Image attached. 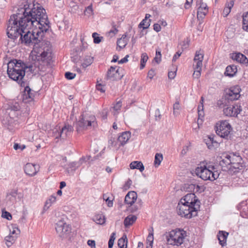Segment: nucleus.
<instances>
[{"label":"nucleus","instance_id":"f257e3e1","mask_svg":"<svg viewBox=\"0 0 248 248\" xmlns=\"http://www.w3.org/2000/svg\"><path fill=\"white\" fill-rule=\"evenodd\" d=\"M45 9L33 0H27L18 8L16 14L11 15L8 21L6 33L8 38L15 40L24 32L39 25L44 31L50 28Z\"/></svg>","mask_w":248,"mask_h":248},{"label":"nucleus","instance_id":"f03ea898","mask_svg":"<svg viewBox=\"0 0 248 248\" xmlns=\"http://www.w3.org/2000/svg\"><path fill=\"white\" fill-rule=\"evenodd\" d=\"M51 57V53L48 49L45 51L42 48L34 46L30 55V59L33 62L27 68L34 75H43L46 67L40 62H43L45 60H50ZM26 67L25 64L21 60H13L7 64L8 69H13V72L19 71L24 75Z\"/></svg>","mask_w":248,"mask_h":248},{"label":"nucleus","instance_id":"7ed1b4c3","mask_svg":"<svg viewBox=\"0 0 248 248\" xmlns=\"http://www.w3.org/2000/svg\"><path fill=\"white\" fill-rule=\"evenodd\" d=\"M200 202L193 193H188L179 202L177 210L178 214L182 217L190 218L197 215L200 209Z\"/></svg>","mask_w":248,"mask_h":248},{"label":"nucleus","instance_id":"20e7f679","mask_svg":"<svg viewBox=\"0 0 248 248\" xmlns=\"http://www.w3.org/2000/svg\"><path fill=\"white\" fill-rule=\"evenodd\" d=\"M219 165L223 171L236 173L243 169L242 157L234 153L224 154L219 157Z\"/></svg>","mask_w":248,"mask_h":248},{"label":"nucleus","instance_id":"39448f33","mask_svg":"<svg viewBox=\"0 0 248 248\" xmlns=\"http://www.w3.org/2000/svg\"><path fill=\"white\" fill-rule=\"evenodd\" d=\"M33 28L32 32L29 31L30 29H25L24 32L20 34V40L22 43H24L27 46H30L33 44H37L40 40L38 37L41 36L42 37L44 32H46L49 28L46 31H44L42 27L37 25L33 26L31 28Z\"/></svg>","mask_w":248,"mask_h":248},{"label":"nucleus","instance_id":"423d86ee","mask_svg":"<svg viewBox=\"0 0 248 248\" xmlns=\"http://www.w3.org/2000/svg\"><path fill=\"white\" fill-rule=\"evenodd\" d=\"M195 172L198 176L204 181H214L218 178L219 175L216 168L214 166L209 165L197 167Z\"/></svg>","mask_w":248,"mask_h":248},{"label":"nucleus","instance_id":"0eeeda50","mask_svg":"<svg viewBox=\"0 0 248 248\" xmlns=\"http://www.w3.org/2000/svg\"><path fill=\"white\" fill-rule=\"evenodd\" d=\"M186 236V232L183 229H175L166 233V238L168 244L179 246L182 244Z\"/></svg>","mask_w":248,"mask_h":248},{"label":"nucleus","instance_id":"6e6552de","mask_svg":"<svg viewBox=\"0 0 248 248\" xmlns=\"http://www.w3.org/2000/svg\"><path fill=\"white\" fill-rule=\"evenodd\" d=\"M95 119V117L93 115L88 117L81 115L80 120L75 124L77 132L82 131L92 125L94 126L96 124Z\"/></svg>","mask_w":248,"mask_h":248},{"label":"nucleus","instance_id":"1a4fd4ad","mask_svg":"<svg viewBox=\"0 0 248 248\" xmlns=\"http://www.w3.org/2000/svg\"><path fill=\"white\" fill-rule=\"evenodd\" d=\"M55 230L59 236L62 239L67 238L71 232V226L66 223L63 218L56 223Z\"/></svg>","mask_w":248,"mask_h":248},{"label":"nucleus","instance_id":"9d476101","mask_svg":"<svg viewBox=\"0 0 248 248\" xmlns=\"http://www.w3.org/2000/svg\"><path fill=\"white\" fill-rule=\"evenodd\" d=\"M216 133L221 138L228 139L231 130V126L227 121H221L217 124Z\"/></svg>","mask_w":248,"mask_h":248},{"label":"nucleus","instance_id":"9b49d317","mask_svg":"<svg viewBox=\"0 0 248 248\" xmlns=\"http://www.w3.org/2000/svg\"><path fill=\"white\" fill-rule=\"evenodd\" d=\"M240 88L238 86L232 87L226 92L225 100L228 102L237 100L240 97Z\"/></svg>","mask_w":248,"mask_h":248},{"label":"nucleus","instance_id":"f8f14e48","mask_svg":"<svg viewBox=\"0 0 248 248\" xmlns=\"http://www.w3.org/2000/svg\"><path fill=\"white\" fill-rule=\"evenodd\" d=\"M242 111L241 106L238 104L227 107L224 108V114L227 116H237Z\"/></svg>","mask_w":248,"mask_h":248},{"label":"nucleus","instance_id":"ddd939ff","mask_svg":"<svg viewBox=\"0 0 248 248\" xmlns=\"http://www.w3.org/2000/svg\"><path fill=\"white\" fill-rule=\"evenodd\" d=\"M116 69V67L113 66L110 67L107 72L106 76L107 79L114 81L119 80L122 78L123 75L119 73V69Z\"/></svg>","mask_w":248,"mask_h":248},{"label":"nucleus","instance_id":"4468645a","mask_svg":"<svg viewBox=\"0 0 248 248\" xmlns=\"http://www.w3.org/2000/svg\"><path fill=\"white\" fill-rule=\"evenodd\" d=\"M6 113L11 115V117H17V112L19 110L20 107L16 102H10L8 105Z\"/></svg>","mask_w":248,"mask_h":248},{"label":"nucleus","instance_id":"2eb2a0df","mask_svg":"<svg viewBox=\"0 0 248 248\" xmlns=\"http://www.w3.org/2000/svg\"><path fill=\"white\" fill-rule=\"evenodd\" d=\"M16 117H11V115L5 113L1 120L3 125L9 130L13 129L15 120Z\"/></svg>","mask_w":248,"mask_h":248},{"label":"nucleus","instance_id":"dca6fc26","mask_svg":"<svg viewBox=\"0 0 248 248\" xmlns=\"http://www.w3.org/2000/svg\"><path fill=\"white\" fill-rule=\"evenodd\" d=\"M39 171V167L35 164L27 163L24 167L25 173L30 176L35 175Z\"/></svg>","mask_w":248,"mask_h":248},{"label":"nucleus","instance_id":"f3484780","mask_svg":"<svg viewBox=\"0 0 248 248\" xmlns=\"http://www.w3.org/2000/svg\"><path fill=\"white\" fill-rule=\"evenodd\" d=\"M7 74L10 78L17 81L18 83L22 80L25 76L24 74L19 72V71H15L13 72V69H7Z\"/></svg>","mask_w":248,"mask_h":248},{"label":"nucleus","instance_id":"a211bd4d","mask_svg":"<svg viewBox=\"0 0 248 248\" xmlns=\"http://www.w3.org/2000/svg\"><path fill=\"white\" fill-rule=\"evenodd\" d=\"M33 91L29 87H26L24 89V93L23 94V101L25 103L29 102L33 99Z\"/></svg>","mask_w":248,"mask_h":248},{"label":"nucleus","instance_id":"6ab92c4d","mask_svg":"<svg viewBox=\"0 0 248 248\" xmlns=\"http://www.w3.org/2000/svg\"><path fill=\"white\" fill-rule=\"evenodd\" d=\"M60 131L61 132L60 138L64 140L71 135L73 131V128L71 125L67 124L65 125Z\"/></svg>","mask_w":248,"mask_h":248},{"label":"nucleus","instance_id":"aec40b11","mask_svg":"<svg viewBox=\"0 0 248 248\" xmlns=\"http://www.w3.org/2000/svg\"><path fill=\"white\" fill-rule=\"evenodd\" d=\"M137 199V194L135 191L129 192L125 197L124 202L127 204L132 205Z\"/></svg>","mask_w":248,"mask_h":248},{"label":"nucleus","instance_id":"412c9836","mask_svg":"<svg viewBox=\"0 0 248 248\" xmlns=\"http://www.w3.org/2000/svg\"><path fill=\"white\" fill-rule=\"evenodd\" d=\"M131 137V133L129 131L123 132L118 138V141L120 142V145L124 146L126 143Z\"/></svg>","mask_w":248,"mask_h":248},{"label":"nucleus","instance_id":"4be33fe9","mask_svg":"<svg viewBox=\"0 0 248 248\" xmlns=\"http://www.w3.org/2000/svg\"><path fill=\"white\" fill-rule=\"evenodd\" d=\"M240 214L243 217H248V204L247 201L242 202L237 206Z\"/></svg>","mask_w":248,"mask_h":248},{"label":"nucleus","instance_id":"5701e85b","mask_svg":"<svg viewBox=\"0 0 248 248\" xmlns=\"http://www.w3.org/2000/svg\"><path fill=\"white\" fill-rule=\"evenodd\" d=\"M200 2V6L199 7L197 11V17L202 18L204 17L208 12V7L206 3L201 1Z\"/></svg>","mask_w":248,"mask_h":248},{"label":"nucleus","instance_id":"b1692460","mask_svg":"<svg viewBox=\"0 0 248 248\" xmlns=\"http://www.w3.org/2000/svg\"><path fill=\"white\" fill-rule=\"evenodd\" d=\"M228 235L229 233L225 231H219L217 234V238L220 245L222 247L226 245V240Z\"/></svg>","mask_w":248,"mask_h":248},{"label":"nucleus","instance_id":"393cba45","mask_svg":"<svg viewBox=\"0 0 248 248\" xmlns=\"http://www.w3.org/2000/svg\"><path fill=\"white\" fill-rule=\"evenodd\" d=\"M231 57L232 60L241 63H246L248 62L246 57L240 53H233Z\"/></svg>","mask_w":248,"mask_h":248},{"label":"nucleus","instance_id":"a878e982","mask_svg":"<svg viewBox=\"0 0 248 248\" xmlns=\"http://www.w3.org/2000/svg\"><path fill=\"white\" fill-rule=\"evenodd\" d=\"M17 195V190L13 189L7 194L6 199L7 202H10V204H13L16 202V198Z\"/></svg>","mask_w":248,"mask_h":248},{"label":"nucleus","instance_id":"bb28decb","mask_svg":"<svg viewBox=\"0 0 248 248\" xmlns=\"http://www.w3.org/2000/svg\"><path fill=\"white\" fill-rule=\"evenodd\" d=\"M237 71V69L236 66L234 65H231L226 67L225 74L227 76L232 77L235 75Z\"/></svg>","mask_w":248,"mask_h":248},{"label":"nucleus","instance_id":"cd10ccee","mask_svg":"<svg viewBox=\"0 0 248 248\" xmlns=\"http://www.w3.org/2000/svg\"><path fill=\"white\" fill-rule=\"evenodd\" d=\"M137 217L136 216L129 215L126 217L124 221V224L125 227H128L132 225L137 220Z\"/></svg>","mask_w":248,"mask_h":248},{"label":"nucleus","instance_id":"c85d7f7f","mask_svg":"<svg viewBox=\"0 0 248 248\" xmlns=\"http://www.w3.org/2000/svg\"><path fill=\"white\" fill-rule=\"evenodd\" d=\"M204 140L209 149H213L215 147H217L218 146L217 142H213V135L208 136L207 138L205 139Z\"/></svg>","mask_w":248,"mask_h":248},{"label":"nucleus","instance_id":"c756f323","mask_svg":"<svg viewBox=\"0 0 248 248\" xmlns=\"http://www.w3.org/2000/svg\"><path fill=\"white\" fill-rule=\"evenodd\" d=\"M131 169H138L140 172H142L144 170V167L141 161H133L130 164Z\"/></svg>","mask_w":248,"mask_h":248},{"label":"nucleus","instance_id":"7c9ffc66","mask_svg":"<svg viewBox=\"0 0 248 248\" xmlns=\"http://www.w3.org/2000/svg\"><path fill=\"white\" fill-rule=\"evenodd\" d=\"M93 219L96 223L100 225H103L106 222L105 217L102 214L95 215Z\"/></svg>","mask_w":248,"mask_h":248},{"label":"nucleus","instance_id":"2f4dec72","mask_svg":"<svg viewBox=\"0 0 248 248\" xmlns=\"http://www.w3.org/2000/svg\"><path fill=\"white\" fill-rule=\"evenodd\" d=\"M198 120L197 121V124L198 127H200V124H202V118L204 117V113L203 111V105H199L198 107Z\"/></svg>","mask_w":248,"mask_h":248},{"label":"nucleus","instance_id":"473e14b6","mask_svg":"<svg viewBox=\"0 0 248 248\" xmlns=\"http://www.w3.org/2000/svg\"><path fill=\"white\" fill-rule=\"evenodd\" d=\"M233 5L234 1L233 0H232L230 2L226 4L225 7L224 8L222 13L224 17H226L229 14Z\"/></svg>","mask_w":248,"mask_h":248},{"label":"nucleus","instance_id":"72a5a7b5","mask_svg":"<svg viewBox=\"0 0 248 248\" xmlns=\"http://www.w3.org/2000/svg\"><path fill=\"white\" fill-rule=\"evenodd\" d=\"M126 44L127 41L126 39V35H123L122 38L118 39L117 42V46L119 47V49H118V50L124 48Z\"/></svg>","mask_w":248,"mask_h":248},{"label":"nucleus","instance_id":"f704fd0d","mask_svg":"<svg viewBox=\"0 0 248 248\" xmlns=\"http://www.w3.org/2000/svg\"><path fill=\"white\" fill-rule=\"evenodd\" d=\"M56 201V197L53 196H51L45 202V204L44 207L43 212L47 210L49 207L51 206L52 203H54Z\"/></svg>","mask_w":248,"mask_h":248},{"label":"nucleus","instance_id":"c9c22d12","mask_svg":"<svg viewBox=\"0 0 248 248\" xmlns=\"http://www.w3.org/2000/svg\"><path fill=\"white\" fill-rule=\"evenodd\" d=\"M163 156L161 153H156L155 157L154 165L156 167L159 166L162 161L163 160Z\"/></svg>","mask_w":248,"mask_h":248},{"label":"nucleus","instance_id":"e433bc0d","mask_svg":"<svg viewBox=\"0 0 248 248\" xmlns=\"http://www.w3.org/2000/svg\"><path fill=\"white\" fill-rule=\"evenodd\" d=\"M243 29L248 32V11L243 15Z\"/></svg>","mask_w":248,"mask_h":248},{"label":"nucleus","instance_id":"4c0bfd02","mask_svg":"<svg viewBox=\"0 0 248 248\" xmlns=\"http://www.w3.org/2000/svg\"><path fill=\"white\" fill-rule=\"evenodd\" d=\"M127 239L126 236H123L118 241V245L120 248H126Z\"/></svg>","mask_w":248,"mask_h":248},{"label":"nucleus","instance_id":"58836bf2","mask_svg":"<svg viewBox=\"0 0 248 248\" xmlns=\"http://www.w3.org/2000/svg\"><path fill=\"white\" fill-rule=\"evenodd\" d=\"M93 57L91 56H87L85 58L83 62L82 63V66L84 68L90 65L93 62Z\"/></svg>","mask_w":248,"mask_h":248},{"label":"nucleus","instance_id":"ea45409f","mask_svg":"<svg viewBox=\"0 0 248 248\" xmlns=\"http://www.w3.org/2000/svg\"><path fill=\"white\" fill-rule=\"evenodd\" d=\"M148 60V56L147 53H143L141 55L140 65V68L141 69H143L145 67V63Z\"/></svg>","mask_w":248,"mask_h":248},{"label":"nucleus","instance_id":"a19ab883","mask_svg":"<svg viewBox=\"0 0 248 248\" xmlns=\"http://www.w3.org/2000/svg\"><path fill=\"white\" fill-rule=\"evenodd\" d=\"M16 238V236H13L11 234L5 237V240L7 247H9L12 245L13 243L15 241Z\"/></svg>","mask_w":248,"mask_h":248},{"label":"nucleus","instance_id":"79ce46f5","mask_svg":"<svg viewBox=\"0 0 248 248\" xmlns=\"http://www.w3.org/2000/svg\"><path fill=\"white\" fill-rule=\"evenodd\" d=\"M150 20H148L146 19H144L139 24V27L140 28H142L143 29H147L150 25Z\"/></svg>","mask_w":248,"mask_h":248},{"label":"nucleus","instance_id":"37998d69","mask_svg":"<svg viewBox=\"0 0 248 248\" xmlns=\"http://www.w3.org/2000/svg\"><path fill=\"white\" fill-rule=\"evenodd\" d=\"M154 60L158 64L161 61V50L159 48L156 49L155 56L154 58Z\"/></svg>","mask_w":248,"mask_h":248},{"label":"nucleus","instance_id":"c03bdc74","mask_svg":"<svg viewBox=\"0 0 248 248\" xmlns=\"http://www.w3.org/2000/svg\"><path fill=\"white\" fill-rule=\"evenodd\" d=\"M203 60V54L201 52V50L196 52L195 56L194 59V62L202 61Z\"/></svg>","mask_w":248,"mask_h":248},{"label":"nucleus","instance_id":"a18cd8bd","mask_svg":"<svg viewBox=\"0 0 248 248\" xmlns=\"http://www.w3.org/2000/svg\"><path fill=\"white\" fill-rule=\"evenodd\" d=\"M180 110V106L179 102H175L173 105V114L177 116L179 114Z\"/></svg>","mask_w":248,"mask_h":248},{"label":"nucleus","instance_id":"49530a36","mask_svg":"<svg viewBox=\"0 0 248 248\" xmlns=\"http://www.w3.org/2000/svg\"><path fill=\"white\" fill-rule=\"evenodd\" d=\"M84 14L85 16H87L89 17L93 15V9L92 4L90 5L86 8L85 10L84 11Z\"/></svg>","mask_w":248,"mask_h":248},{"label":"nucleus","instance_id":"de8ad7c7","mask_svg":"<svg viewBox=\"0 0 248 248\" xmlns=\"http://www.w3.org/2000/svg\"><path fill=\"white\" fill-rule=\"evenodd\" d=\"M111 25H112V29L109 31L108 32V33H109V34L112 33L113 34L115 35L118 32V30H117V28L119 27V26H118L116 24H115L114 22H112L111 24Z\"/></svg>","mask_w":248,"mask_h":248},{"label":"nucleus","instance_id":"09e8293b","mask_svg":"<svg viewBox=\"0 0 248 248\" xmlns=\"http://www.w3.org/2000/svg\"><path fill=\"white\" fill-rule=\"evenodd\" d=\"M122 107V102L121 101H119L117 102V103L114 105L113 107V110L115 111L114 112V115H115L117 114V111L120 110Z\"/></svg>","mask_w":248,"mask_h":248},{"label":"nucleus","instance_id":"8fccbe9b","mask_svg":"<svg viewBox=\"0 0 248 248\" xmlns=\"http://www.w3.org/2000/svg\"><path fill=\"white\" fill-rule=\"evenodd\" d=\"M202 66V61L194 62L193 67L194 69L201 70Z\"/></svg>","mask_w":248,"mask_h":248},{"label":"nucleus","instance_id":"3c124183","mask_svg":"<svg viewBox=\"0 0 248 248\" xmlns=\"http://www.w3.org/2000/svg\"><path fill=\"white\" fill-rule=\"evenodd\" d=\"M98 34L96 32H94L93 33V42L95 44L99 43L101 41V38L102 37H100L97 36Z\"/></svg>","mask_w":248,"mask_h":248},{"label":"nucleus","instance_id":"603ef678","mask_svg":"<svg viewBox=\"0 0 248 248\" xmlns=\"http://www.w3.org/2000/svg\"><path fill=\"white\" fill-rule=\"evenodd\" d=\"M65 77L68 79H72L76 77V74L73 73L67 72L65 73Z\"/></svg>","mask_w":248,"mask_h":248},{"label":"nucleus","instance_id":"864d4df0","mask_svg":"<svg viewBox=\"0 0 248 248\" xmlns=\"http://www.w3.org/2000/svg\"><path fill=\"white\" fill-rule=\"evenodd\" d=\"M52 136H53L55 139H59L60 138V134H61V131H59L57 129H54L53 130Z\"/></svg>","mask_w":248,"mask_h":248},{"label":"nucleus","instance_id":"5fc2aeb1","mask_svg":"<svg viewBox=\"0 0 248 248\" xmlns=\"http://www.w3.org/2000/svg\"><path fill=\"white\" fill-rule=\"evenodd\" d=\"M80 166V165H78V162H73L70 163L69 164V168H71V169H73L74 170L77 169Z\"/></svg>","mask_w":248,"mask_h":248},{"label":"nucleus","instance_id":"6e6d98bb","mask_svg":"<svg viewBox=\"0 0 248 248\" xmlns=\"http://www.w3.org/2000/svg\"><path fill=\"white\" fill-rule=\"evenodd\" d=\"M2 217L8 220H11L12 219V216L11 214L7 211L2 212Z\"/></svg>","mask_w":248,"mask_h":248},{"label":"nucleus","instance_id":"4d7b16f0","mask_svg":"<svg viewBox=\"0 0 248 248\" xmlns=\"http://www.w3.org/2000/svg\"><path fill=\"white\" fill-rule=\"evenodd\" d=\"M103 199L106 201V203L109 207H112V206H113V200H112L109 199V197H107L106 199H105V195L103 196Z\"/></svg>","mask_w":248,"mask_h":248},{"label":"nucleus","instance_id":"13d9d810","mask_svg":"<svg viewBox=\"0 0 248 248\" xmlns=\"http://www.w3.org/2000/svg\"><path fill=\"white\" fill-rule=\"evenodd\" d=\"M147 241L151 244H153L154 241V236L153 233H150L147 238Z\"/></svg>","mask_w":248,"mask_h":248},{"label":"nucleus","instance_id":"bf43d9fd","mask_svg":"<svg viewBox=\"0 0 248 248\" xmlns=\"http://www.w3.org/2000/svg\"><path fill=\"white\" fill-rule=\"evenodd\" d=\"M201 70L194 69L193 77L194 78H198L201 76Z\"/></svg>","mask_w":248,"mask_h":248},{"label":"nucleus","instance_id":"052dcab7","mask_svg":"<svg viewBox=\"0 0 248 248\" xmlns=\"http://www.w3.org/2000/svg\"><path fill=\"white\" fill-rule=\"evenodd\" d=\"M140 202H141V200L140 201ZM141 206V203H140L139 205H134L131 208V212H136L138 210H139Z\"/></svg>","mask_w":248,"mask_h":248},{"label":"nucleus","instance_id":"680f3d73","mask_svg":"<svg viewBox=\"0 0 248 248\" xmlns=\"http://www.w3.org/2000/svg\"><path fill=\"white\" fill-rule=\"evenodd\" d=\"M26 147L25 145H20L18 143H15L14 145V148L15 150H17V149H20L21 150L24 149Z\"/></svg>","mask_w":248,"mask_h":248},{"label":"nucleus","instance_id":"e2e57ef3","mask_svg":"<svg viewBox=\"0 0 248 248\" xmlns=\"http://www.w3.org/2000/svg\"><path fill=\"white\" fill-rule=\"evenodd\" d=\"M155 117L156 121L161 119V114L159 109H156L155 111Z\"/></svg>","mask_w":248,"mask_h":248},{"label":"nucleus","instance_id":"0e129e2a","mask_svg":"<svg viewBox=\"0 0 248 248\" xmlns=\"http://www.w3.org/2000/svg\"><path fill=\"white\" fill-rule=\"evenodd\" d=\"M155 75V70L153 69H151L149 71L148 73V77L150 79H152L154 76Z\"/></svg>","mask_w":248,"mask_h":248},{"label":"nucleus","instance_id":"69168bd1","mask_svg":"<svg viewBox=\"0 0 248 248\" xmlns=\"http://www.w3.org/2000/svg\"><path fill=\"white\" fill-rule=\"evenodd\" d=\"M88 245L91 247V248H95V242L94 240H89L87 242Z\"/></svg>","mask_w":248,"mask_h":248},{"label":"nucleus","instance_id":"338daca9","mask_svg":"<svg viewBox=\"0 0 248 248\" xmlns=\"http://www.w3.org/2000/svg\"><path fill=\"white\" fill-rule=\"evenodd\" d=\"M181 52L179 51H177L173 57L172 62H175L176 60L181 56Z\"/></svg>","mask_w":248,"mask_h":248},{"label":"nucleus","instance_id":"774afa93","mask_svg":"<svg viewBox=\"0 0 248 248\" xmlns=\"http://www.w3.org/2000/svg\"><path fill=\"white\" fill-rule=\"evenodd\" d=\"M96 87L97 90L100 91L102 93H104L105 92V90L104 89V88L101 84H97Z\"/></svg>","mask_w":248,"mask_h":248}]
</instances>
